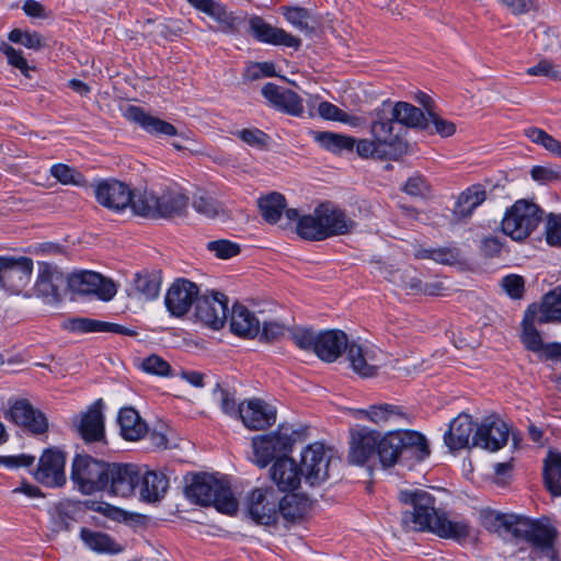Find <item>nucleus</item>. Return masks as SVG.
Here are the masks:
<instances>
[{
  "mask_svg": "<svg viewBox=\"0 0 561 561\" xmlns=\"http://www.w3.org/2000/svg\"><path fill=\"white\" fill-rule=\"evenodd\" d=\"M239 416L245 427L265 430L276 422V409L262 399L253 398L240 404Z\"/></svg>",
  "mask_w": 561,
  "mask_h": 561,
  "instance_id": "17",
  "label": "nucleus"
},
{
  "mask_svg": "<svg viewBox=\"0 0 561 561\" xmlns=\"http://www.w3.org/2000/svg\"><path fill=\"white\" fill-rule=\"evenodd\" d=\"M389 114L396 123L408 128H428L425 114L411 103L399 101L392 104L389 101Z\"/></svg>",
  "mask_w": 561,
  "mask_h": 561,
  "instance_id": "33",
  "label": "nucleus"
},
{
  "mask_svg": "<svg viewBox=\"0 0 561 561\" xmlns=\"http://www.w3.org/2000/svg\"><path fill=\"white\" fill-rule=\"evenodd\" d=\"M50 175L64 185L83 186L85 184V178L80 171L64 163L53 164Z\"/></svg>",
  "mask_w": 561,
  "mask_h": 561,
  "instance_id": "51",
  "label": "nucleus"
},
{
  "mask_svg": "<svg viewBox=\"0 0 561 561\" xmlns=\"http://www.w3.org/2000/svg\"><path fill=\"white\" fill-rule=\"evenodd\" d=\"M271 478L280 491L286 492L298 488L304 477L294 459L278 457L271 468Z\"/></svg>",
  "mask_w": 561,
  "mask_h": 561,
  "instance_id": "28",
  "label": "nucleus"
},
{
  "mask_svg": "<svg viewBox=\"0 0 561 561\" xmlns=\"http://www.w3.org/2000/svg\"><path fill=\"white\" fill-rule=\"evenodd\" d=\"M486 198L485 188L481 184H473L461 192L453 208V214L457 219L469 218L477 207Z\"/></svg>",
  "mask_w": 561,
  "mask_h": 561,
  "instance_id": "37",
  "label": "nucleus"
},
{
  "mask_svg": "<svg viewBox=\"0 0 561 561\" xmlns=\"http://www.w3.org/2000/svg\"><path fill=\"white\" fill-rule=\"evenodd\" d=\"M156 218H173L185 213L188 198L180 191L165 190L157 195Z\"/></svg>",
  "mask_w": 561,
  "mask_h": 561,
  "instance_id": "35",
  "label": "nucleus"
},
{
  "mask_svg": "<svg viewBox=\"0 0 561 561\" xmlns=\"http://www.w3.org/2000/svg\"><path fill=\"white\" fill-rule=\"evenodd\" d=\"M519 516L514 514H504L493 510H483L480 512V522L482 526L492 533L502 537H515V528Z\"/></svg>",
  "mask_w": 561,
  "mask_h": 561,
  "instance_id": "34",
  "label": "nucleus"
},
{
  "mask_svg": "<svg viewBox=\"0 0 561 561\" xmlns=\"http://www.w3.org/2000/svg\"><path fill=\"white\" fill-rule=\"evenodd\" d=\"M236 135L243 142L256 149H264L267 146L270 139V137L264 131L257 128H244L238 130Z\"/></svg>",
  "mask_w": 561,
  "mask_h": 561,
  "instance_id": "61",
  "label": "nucleus"
},
{
  "mask_svg": "<svg viewBox=\"0 0 561 561\" xmlns=\"http://www.w3.org/2000/svg\"><path fill=\"white\" fill-rule=\"evenodd\" d=\"M283 15L295 28L299 31H309L312 27L309 25L310 13L307 9L300 7H283Z\"/></svg>",
  "mask_w": 561,
  "mask_h": 561,
  "instance_id": "56",
  "label": "nucleus"
},
{
  "mask_svg": "<svg viewBox=\"0 0 561 561\" xmlns=\"http://www.w3.org/2000/svg\"><path fill=\"white\" fill-rule=\"evenodd\" d=\"M378 459L382 467H392L404 451H411L419 458L428 456L425 437L415 431H390L378 435Z\"/></svg>",
  "mask_w": 561,
  "mask_h": 561,
  "instance_id": "2",
  "label": "nucleus"
},
{
  "mask_svg": "<svg viewBox=\"0 0 561 561\" xmlns=\"http://www.w3.org/2000/svg\"><path fill=\"white\" fill-rule=\"evenodd\" d=\"M62 274L46 262L38 263V273L35 282V291L38 296L57 300L58 298V283L61 282Z\"/></svg>",
  "mask_w": 561,
  "mask_h": 561,
  "instance_id": "36",
  "label": "nucleus"
},
{
  "mask_svg": "<svg viewBox=\"0 0 561 561\" xmlns=\"http://www.w3.org/2000/svg\"><path fill=\"white\" fill-rule=\"evenodd\" d=\"M313 139L324 149L341 153L343 150H352L355 146V138L331 131H314Z\"/></svg>",
  "mask_w": 561,
  "mask_h": 561,
  "instance_id": "45",
  "label": "nucleus"
},
{
  "mask_svg": "<svg viewBox=\"0 0 561 561\" xmlns=\"http://www.w3.org/2000/svg\"><path fill=\"white\" fill-rule=\"evenodd\" d=\"M379 432L368 427L351 431L348 459L355 465H366L378 458Z\"/></svg>",
  "mask_w": 561,
  "mask_h": 561,
  "instance_id": "14",
  "label": "nucleus"
},
{
  "mask_svg": "<svg viewBox=\"0 0 561 561\" xmlns=\"http://www.w3.org/2000/svg\"><path fill=\"white\" fill-rule=\"evenodd\" d=\"M161 283L158 276L148 273H137L134 277V288L139 297L153 300L159 296Z\"/></svg>",
  "mask_w": 561,
  "mask_h": 561,
  "instance_id": "48",
  "label": "nucleus"
},
{
  "mask_svg": "<svg viewBox=\"0 0 561 561\" xmlns=\"http://www.w3.org/2000/svg\"><path fill=\"white\" fill-rule=\"evenodd\" d=\"M305 514V504L296 495H286L278 502V515L287 522L300 519Z\"/></svg>",
  "mask_w": 561,
  "mask_h": 561,
  "instance_id": "52",
  "label": "nucleus"
},
{
  "mask_svg": "<svg viewBox=\"0 0 561 561\" xmlns=\"http://www.w3.org/2000/svg\"><path fill=\"white\" fill-rule=\"evenodd\" d=\"M522 327L523 331L520 340L525 347L534 353L540 352L543 342L539 331L536 328V324L534 323V313L531 312V307L526 310Z\"/></svg>",
  "mask_w": 561,
  "mask_h": 561,
  "instance_id": "47",
  "label": "nucleus"
},
{
  "mask_svg": "<svg viewBox=\"0 0 561 561\" xmlns=\"http://www.w3.org/2000/svg\"><path fill=\"white\" fill-rule=\"evenodd\" d=\"M94 195L100 205L119 213L131 202V190L125 183L110 179L100 181L94 187Z\"/></svg>",
  "mask_w": 561,
  "mask_h": 561,
  "instance_id": "15",
  "label": "nucleus"
},
{
  "mask_svg": "<svg viewBox=\"0 0 561 561\" xmlns=\"http://www.w3.org/2000/svg\"><path fill=\"white\" fill-rule=\"evenodd\" d=\"M558 535L557 528L547 516L538 519L519 516L514 538L526 540L536 551H539L550 560H554L557 557L554 546Z\"/></svg>",
  "mask_w": 561,
  "mask_h": 561,
  "instance_id": "4",
  "label": "nucleus"
},
{
  "mask_svg": "<svg viewBox=\"0 0 561 561\" xmlns=\"http://www.w3.org/2000/svg\"><path fill=\"white\" fill-rule=\"evenodd\" d=\"M318 213L323 222L325 239L347 234L355 228V222L346 216L345 211L330 203L320 204Z\"/></svg>",
  "mask_w": 561,
  "mask_h": 561,
  "instance_id": "24",
  "label": "nucleus"
},
{
  "mask_svg": "<svg viewBox=\"0 0 561 561\" xmlns=\"http://www.w3.org/2000/svg\"><path fill=\"white\" fill-rule=\"evenodd\" d=\"M331 457L323 444L314 443L301 453L300 471L310 486L321 485L330 477Z\"/></svg>",
  "mask_w": 561,
  "mask_h": 561,
  "instance_id": "9",
  "label": "nucleus"
},
{
  "mask_svg": "<svg viewBox=\"0 0 561 561\" xmlns=\"http://www.w3.org/2000/svg\"><path fill=\"white\" fill-rule=\"evenodd\" d=\"M124 116L139 125L145 131L154 135V136H176L178 129L172 124L160 119L159 117L152 116L148 114L144 108L129 105L125 112Z\"/></svg>",
  "mask_w": 561,
  "mask_h": 561,
  "instance_id": "27",
  "label": "nucleus"
},
{
  "mask_svg": "<svg viewBox=\"0 0 561 561\" xmlns=\"http://www.w3.org/2000/svg\"><path fill=\"white\" fill-rule=\"evenodd\" d=\"M473 422L469 414L461 413L455 417L449 430L444 435V442L450 450H459L470 446L472 440Z\"/></svg>",
  "mask_w": 561,
  "mask_h": 561,
  "instance_id": "29",
  "label": "nucleus"
},
{
  "mask_svg": "<svg viewBox=\"0 0 561 561\" xmlns=\"http://www.w3.org/2000/svg\"><path fill=\"white\" fill-rule=\"evenodd\" d=\"M80 538L90 550L98 553H118L122 547L107 534L81 528Z\"/></svg>",
  "mask_w": 561,
  "mask_h": 561,
  "instance_id": "42",
  "label": "nucleus"
},
{
  "mask_svg": "<svg viewBox=\"0 0 561 561\" xmlns=\"http://www.w3.org/2000/svg\"><path fill=\"white\" fill-rule=\"evenodd\" d=\"M352 369L362 377H373L377 374L378 364L374 350L357 343H351L346 350Z\"/></svg>",
  "mask_w": 561,
  "mask_h": 561,
  "instance_id": "32",
  "label": "nucleus"
},
{
  "mask_svg": "<svg viewBox=\"0 0 561 561\" xmlns=\"http://www.w3.org/2000/svg\"><path fill=\"white\" fill-rule=\"evenodd\" d=\"M510 436L507 424L496 415L484 417L472 437V446L490 451L502 449Z\"/></svg>",
  "mask_w": 561,
  "mask_h": 561,
  "instance_id": "12",
  "label": "nucleus"
},
{
  "mask_svg": "<svg viewBox=\"0 0 561 561\" xmlns=\"http://www.w3.org/2000/svg\"><path fill=\"white\" fill-rule=\"evenodd\" d=\"M2 288L13 294L22 291L30 283L33 261L27 256H5Z\"/></svg>",
  "mask_w": 561,
  "mask_h": 561,
  "instance_id": "20",
  "label": "nucleus"
},
{
  "mask_svg": "<svg viewBox=\"0 0 561 561\" xmlns=\"http://www.w3.org/2000/svg\"><path fill=\"white\" fill-rule=\"evenodd\" d=\"M249 515L262 525H271L277 522L278 504L274 492L268 489H255L252 491L249 503Z\"/></svg>",
  "mask_w": 561,
  "mask_h": 561,
  "instance_id": "21",
  "label": "nucleus"
},
{
  "mask_svg": "<svg viewBox=\"0 0 561 561\" xmlns=\"http://www.w3.org/2000/svg\"><path fill=\"white\" fill-rule=\"evenodd\" d=\"M274 106L295 116H299L304 112L301 98L289 89H285L282 92L278 101Z\"/></svg>",
  "mask_w": 561,
  "mask_h": 561,
  "instance_id": "54",
  "label": "nucleus"
},
{
  "mask_svg": "<svg viewBox=\"0 0 561 561\" xmlns=\"http://www.w3.org/2000/svg\"><path fill=\"white\" fill-rule=\"evenodd\" d=\"M193 208L198 214L204 215L208 218H215L225 213L221 204L218 203L211 196H208L206 194L197 195L194 197Z\"/></svg>",
  "mask_w": 561,
  "mask_h": 561,
  "instance_id": "55",
  "label": "nucleus"
},
{
  "mask_svg": "<svg viewBox=\"0 0 561 561\" xmlns=\"http://www.w3.org/2000/svg\"><path fill=\"white\" fill-rule=\"evenodd\" d=\"M547 489L553 496L561 495V454L549 451L543 466Z\"/></svg>",
  "mask_w": 561,
  "mask_h": 561,
  "instance_id": "43",
  "label": "nucleus"
},
{
  "mask_svg": "<svg viewBox=\"0 0 561 561\" xmlns=\"http://www.w3.org/2000/svg\"><path fill=\"white\" fill-rule=\"evenodd\" d=\"M541 214L539 207L520 199L505 211L502 219V231L515 241L526 239L539 225Z\"/></svg>",
  "mask_w": 561,
  "mask_h": 561,
  "instance_id": "7",
  "label": "nucleus"
},
{
  "mask_svg": "<svg viewBox=\"0 0 561 561\" xmlns=\"http://www.w3.org/2000/svg\"><path fill=\"white\" fill-rule=\"evenodd\" d=\"M355 417L359 420H368L380 426L409 423L407 413L403 409L390 403L373 404L367 409L356 410Z\"/></svg>",
  "mask_w": 561,
  "mask_h": 561,
  "instance_id": "22",
  "label": "nucleus"
},
{
  "mask_svg": "<svg viewBox=\"0 0 561 561\" xmlns=\"http://www.w3.org/2000/svg\"><path fill=\"white\" fill-rule=\"evenodd\" d=\"M66 455L58 448H47L39 457L34 479L48 488L62 486L66 483Z\"/></svg>",
  "mask_w": 561,
  "mask_h": 561,
  "instance_id": "11",
  "label": "nucleus"
},
{
  "mask_svg": "<svg viewBox=\"0 0 561 561\" xmlns=\"http://www.w3.org/2000/svg\"><path fill=\"white\" fill-rule=\"evenodd\" d=\"M79 506L71 501L59 502L50 513V531L55 535L73 527Z\"/></svg>",
  "mask_w": 561,
  "mask_h": 561,
  "instance_id": "41",
  "label": "nucleus"
},
{
  "mask_svg": "<svg viewBox=\"0 0 561 561\" xmlns=\"http://www.w3.org/2000/svg\"><path fill=\"white\" fill-rule=\"evenodd\" d=\"M68 329L78 333L104 332V321L90 318H75L69 320Z\"/></svg>",
  "mask_w": 561,
  "mask_h": 561,
  "instance_id": "62",
  "label": "nucleus"
},
{
  "mask_svg": "<svg viewBox=\"0 0 561 561\" xmlns=\"http://www.w3.org/2000/svg\"><path fill=\"white\" fill-rule=\"evenodd\" d=\"M434 525L433 534L459 543L467 541L472 536V527L463 519H449L442 514Z\"/></svg>",
  "mask_w": 561,
  "mask_h": 561,
  "instance_id": "39",
  "label": "nucleus"
},
{
  "mask_svg": "<svg viewBox=\"0 0 561 561\" xmlns=\"http://www.w3.org/2000/svg\"><path fill=\"white\" fill-rule=\"evenodd\" d=\"M399 500L412 510L402 513V525L407 530L431 531L439 516L435 507V497L425 490H402Z\"/></svg>",
  "mask_w": 561,
  "mask_h": 561,
  "instance_id": "1",
  "label": "nucleus"
},
{
  "mask_svg": "<svg viewBox=\"0 0 561 561\" xmlns=\"http://www.w3.org/2000/svg\"><path fill=\"white\" fill-rule=\"evenodd\" d=\"M546 240L553 247L561 245V214H550L546 225Z\"/></svg>",
  "mask_w": 561,
  "mask_h": 561,
  "instance_id": "64",
  "label": "nucleus"
},
{
  "mask_svg": "<svg viewBox=\"0 0 561 561\" xmlns=\"http://www.w3.org/2000/svg\"><path fill=\"white\" fill-rule=\"evenodd\" d=\"M213 399L218 403L220 410L225 414L229 416H239L240 404H237L233 391L217 382L213 389Z\"/></svg>",
  "mask_w": 561,
  "mask_h": 561,
  "instance_id": "50",
  "label": "nucleus"
},
{
  "mask_svg": "<svg viewBox=\"0 0 561 561\" xmlns=\"http://www.w3.org/2000/svg\"><path fill=\"white\" fill-rule=\"evenodd\" d=\"M208 249L214 252L217 257L224 260L230 259L240 252L238 243L225 239L210 241Z\"/></svg>",
  "mask_w": 561,
  "mask_h": 561,
  "instance_id": "63",
  "label": "nucleus"
},
{
  "mask_svg": "<svg viewBox=\"0 0 561 561\" xmlns=\"http://www.w3.org/2000/svg\"><path fill=\"white\" fill-rule=\"evenodd\" d=\"M297 233L306 240H325L324 227L320 213H318V207L314 208L312 214L299 218L297 224Z\"/></svg>",
  "mask_w": 561,
  "mask_h": 561,
  "instance_id": "44",
  "label": "nucleus"
},
{
  "mask_svg": "<svg viewBox=\"0 0 561 561\" xmlns=\"http://www.w3.org/2000/svg\"><path fill=\"white\" fill-rule=\"evenodd\" d=\"M187 496L201 505H214L217 511L233 515L238 511V501L230 488L210 474H197L187 486Z\"/></svg>",
  "mask_w": 561,
  "mask_h": 561,
  "instance_id": "3",
  "label": "nucleus"
},
{
  "mask_svg": "<svg viewBox=\"0 0 561 561\" xmlns=\"http://www.w3.org/2000/svg\"><path fill=\"white\" fill-rule=\"evenodd\" d=\"M293 434L295 432L289 433L287 427L279 425L275 432L253 437L254 462L265 468L274 458L290 453L295 442Z\"/></svg>",
  "mask_w": 561,
  "mask_h": 561,
  "instance_id": "8",
  "label": "nucleus"
},
{
  "mask_svg": "<svg viewBox=\"0 0 561 561\" xmlns=\"http://www.w3.org/2000/svg\"><path fill=\"white\" fill-rule=\"evenodd\" d=\"M295 345L302 351H313L317 342V334L308 328H294L290 329L288 335Z\"/></svg>",
  "mask_w": 561,
  "mask_h": 561,
  "instance_id": "58",
  "label": "nucleus"
},
{
  "mask_svg": "<svg viewBox=\"0 0 561 561\" xmlns=\"http://www.w3.org/2000/svg\"><path fill=\"white\" fill-rule=\"evenodd\" d=\"M107 482L103 492L111 496L128 499L136 494L140 483V470L130 463H110Z\"/></svg>",
  "mask_w": 561,
  "mask_h": 561,
  "instance_id": "10",
  "label": "nucleus"
},
{
  "mask_svg": "<svg viewBox=\"0 0 561 561\" xmlns=\"http://www.w3.org/2000/svg\"><path fill=\"white\" fill-rule=\"evenodd\" d=\"M259 207L262 217L270 224L279 220L284 209L286 208L285 197L279 193H271L259 199Z\"/></svg>",
  "mask_w": 561,
  "mask_h": 561,
  "instance_id": "46",
  "label": "nucleus"
},
{
  "mask_svg": "<svg viewBox=\"0 0 561 561\" xmlns=\"http://www.w3.org/2000/svg\"><path fill=\"white\" fill-rule=\"evenodd\" d=\"M108 465L88 455H77L72 460L70 478L82 494L103 492Z\"/></svg>",
  "mask_w": 561,
  "mask_h": 561,
  "instance_id": "5",
  "label": "nucleus"
},
{
  "mask_svg": "<svg viewBox=\"0 0 561 561\" xmlns=\"http://www.w3.org/2000/svg\"><path fill=\"white\" fill-rule=\"evenodd\" d=\"M198 298V287L187 279H178L168 289L164 304L174 317L184 316Z\"/></svg>",
  "mask_w": 561,
  "mask_h": 561,
  "instance_id": "19",
  "label": "nucleus"
},
{
  "mask_svg": "<svg viewBox=\"0 0 561 561\" xmlns=\"http://www.w3.org/2000/svg\"><path fill=\"white\" fill-rule=\"evenodd\" d=\"M228 298L221 293L199 296L195 305L196 319L213 330H219L227 321Z\"/></svg>",
  "mask_w": 561,
  "mask_h": 561,
  "instance_id": "13",
  "label": "nucleus"
},
{
  "mask_svg": "<svg viewBox=\"0 0 561 561\" xmlns=\"http://www.w3.org/2000/svg\"><path fill=\"white\" fill-rule=\"evenodd\" d=\"M290 328L277 321H264L260 328V340L264 342H277L289 335Z\"/></svg>",
  "mask_w": 561,
  "mask_h": 561,
  "instance_id": "59",
  "label": "nucleus"
},
{
  "mask_svg": "<svg viewBox=\"0 0 561 561\" xmlns=\"http://www.w3.org/2000/svg\"><path fill=\"white\" fill-rule=\"evenodd\" d=\"M10 415L14 423L34 434H42L48 428L46 416L26 400L16 401L10 409Z\"/></svg>",
  "mask_w": 561,
  "mask_h": 561,
  "instance_id": "26",
  "label": "nucleus"
},
{
  "mask_svg": "<svg viewBox=\"0 0 561 561\" xmlns=\"http://www.w3.org/2000/svg\"><path fill=\"white\" fill-rule=\"evenodd\" d=\"M356 152L360 158L368 159H390V153L383 149L377 141L371 137L370 139L364 138L355 139Z\"/></svg>",
  "mask_w": 561,
  "mask_h": 561,
  "instance_id": "53",
  "label": "nucleus"
},
{
  "mask_svg": "<svg viewBox=\"0 0 561 561\" xmlns=\"http://www.w3.org/2000/svg\"><path fill=\"white\" fill-rule=\"evenodd\" d=\"M117 422L124 439L135 442L142 438L148 432L146 422L133 408H123L118 412Z\"/></svg>",
  "mask_w": 561,
  "mask_h": 561,
  "instance_id": "38",
  "label": "nucleus"
},
{
  "mask_svg": "<svg viewBox=\"0 0 561 561\" xmlns=\"http://www.w3.org/2000/svg\"><path fill=\"white\" fill-rule=\"evenodd\" d=\"M396 122L389 114V100L382 102L381 106L374 111L370 124V136L383 149L389 151L390 159L397 160L408 151V145L396 131Z\"/></svg>",
  "mask_w": 561,
  "mask_h": 561,
  "instance_id": "6",
  "label": "nucleus"
},
{
  "mask_svg": "<svg viewBox=\"0 0 561 561\" xmlns=\"http://www.w3.org/2000/svg\"><path fill=\"white\" fill-rule=\"evenodd\" d=\"M9 39L34 50H38L44 46V42L38 33L22 31L20 28L12 30L9 33Z\"/></svg>",
  "mask_w": 561,
  "mask_h": 561,
  "instance_id": "57",
  "label": "nucleus"
},
{
  "mask_svg": "<svg viewBox=\"0 0 561 561\" xmlns=\"http://www.w3.org/2000/svg\"><path fill=\"white\" fill-rule=\"evenodd\" d=\"M348 343L347 335L341 330H327L317 334L314 353L324 362L332 363L346 351Z\"/></svg>",
  "mask_w": 561,
  "mask_h": 561,
  "instance_id": "25",
  "label": "nucleus"
},
{
  "mask_svg": "<svg viewBox=\"0 0 561 561\" xmlns=\"http://www.w3.org/2000/svg\"><path fill=\"white\" fill-rule=\"evenodd\" d=\"M157 194L152 192H131V202L128 207L142 217L156 218Z\"/></svg>",
  "mask_w": 561,
  "mask_h": 561,
  "instance_id": "49",
  "label": "nucleus"
},
{
  "mask_svg": "<svg viewBox=\"0 0 561 561\" xmlns=\"http://www.w3.org/2000/svg\"><path fill=\"white\" fill-rule=\"evenodd\" d=\"M261 322L245 306L234 304L230 317V330L242 337H255L260 333Z\"/></svg>",
  "mask_w": 561,
  "mask_h": 561,
  "instance_id": "31",
  "label": "nucleus"
},
{
  "mask_svg": "<svg viewBox=\"0 0 561 561\" xmlns=\"http://www.w3.org/2000/svg\"><path fill=\"white\" fill-rule=\"evenodd\" d=\"M0 50L5 55L8 62L18 68L25 77H30L32 68L28 66L27 60L24 58L20 49H15L7 43L0 46Z\"/></svg>",
  "mask_w": 561,
  "mask_h": 561,
  "instance_id": "60",
  "label": "nucleus"
},
{
  "mask_svg": "<svg viewBox=\"0 0 561 561\" xmlns=\"http://www.w3.org/2000/svg\"><path fill=\"white\" fill-rule=\"evenodd\" d=\"M208 16L214 19L219 24L220 31L226 34L239 33L247 21V14L243 11H229L220 2L215 3Z\"/></svg>",
  "mask_w": 561,
  "mask_h": 561,
  "instance_id": "40",
  "label": "nucleus"
},
{
  "mask_svg": "<svg viewBox=\"0 0 561 561\" xmlns=\"http://www.w3.org/2000/svg\"><path fill=\"white\" fill-rule=\"evenodd\" d=\"M102 399L96 400L81 414L76 427L82 439L87 443L99 442L104 437V417L102 413Z\"/></svg>",
  "mask_w": 561,
  "mask_h": 561,
  "instance_id": "23",
  "label": "nucleus"
},
{
  "mask_svg": "<svg viewBox=\"0 0 561 561\" xmlns=\"http://www.w3.org/2000/svg\"><path fill=\"white\" fill-rule=\"evenodd\" d=\"M249 25L252 36L260 43L295 49H298L301 45V41L298 37H295L283 28L271 25L261 16L253 15L250 18Z\"/></svg>",
  "mask_w": 561,
  "mask_h": 561,
  "instance_id": "18",
  "label": "nucleus"
},
{
  "mask_svg": "<svg viewBox=\"0 0 561 561\" xmlns=\"http://www.w3.org/2000/svg\"><path fill=\"white\" fill-rule=\"evenodd\" d=\"M169 489L168 477L160 471L140 472V483L138 484L139 497L144 502L154 503L164 497Z\"/></svg>",
  "mask_w": 561,
  "mask_h": 561,
  "instance_id": "30",
  "label": "nucleus"
},
{
  "mask_svg": "<svg viewBox=\"0 0 561 561\" xmlns=\"http://www.w3.org/2000/svg\"><path fill=\"white\" fill-rule=\"evenodd\" d=\"M70 286L80 294L96 295L104 301L111 300L117 293L116 285L101 274L82 271L70 277Z\"/></svg>",
  "mask_w": 561,
  "mask_h": 561,
  "instance_id": "16",
  "label": "nucleus"
}]
</instances>
